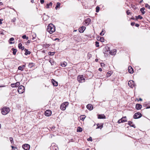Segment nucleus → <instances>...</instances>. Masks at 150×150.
Returning <instances> with one entry per match:
<instances>
[{
    "instance_id": "nucleus-1",
    "label": "nucleus",
    "mask_w": 150,
    "mask_h": 150,
    "mask_svg": "<svg viewBox=\"0 0 150 150\" xmlns=\"http://www.w3.org/2000/svg\"><path fill=\"white\" fill-rule=\"evenodd\" d=\"M55 27L52 24H50L47 26V31L50 34H52L54 32L55 30Z\"/></svg>"
},
{
    "instance_id": "nucleus-2",
    "label": "nucleus",
    "mask_w": 150,
    "mask_h": 150,
    "mask_svg": "<svg viewBox=\"0 0 150 150\" xmlns=\"http://www.w3.org/2000/svg\"><path fill=\"white\" fill-rule=\"evenodd\" d=\"M10 111V108L7 107H4L1 110V113L3 115L7 114Z\"/></svg>"
},
{
    "instance_id": "nucleus-3",
    "label": "nucleus",
    "mask_w": 150,
    "mask_h": 150,
    "mask_svg": "<svg viewBox=\"0 0 150 150\" xmlns=\"http://www.w3.org/2000/svg\"><path fill=\"white\" fill-rule=\"evenodd\" d=\"M77 79L80 83H82L85 81V79L84 78L83 75L78 76L77 77Z\"/></svg>"
},
{
    "instance_id": "nucleus-4",
    "label": "nucleus",
    "mask_w": 150,
    "mask_h": 150,
    "mask_svg": "<svg viewBox=\"0 0 150 150\" xmlns=\"http://www.w3.org/2000/svg\"><path fill=\"white\" fill-rule=\"evenodd\" d=\"M25 91V88L23 86L21 85L18 88V92L20 94H22Z\"/></svg>"
},
{
    "instance_id": "nucleus-5",
    "label": "nucleus",
    "mask_w": 150,
    "mask_h": 150,
    "mask_svg": "<svg viewBox=\"0 0 150 150\" xmlns=\"http://www.w3.org/2000/svg\"><path fill=\"white\" fill-rule=\"evenodd\" d=\"M50 149L51 150H58V148L57 145L54 143L52 144Z\"/></svg>"
},
{
    "instance_id": "nucleus-6",
    "label": "nucleus",
    "mask_w": 150,
    "mask_h": 150,
    "mask_svg": "<svg viewBox=\"0 0 150 150\" xmlns=\"http://www.w3.org/2000/svg\"><path fill=\"white\" fill-rule=\"evenodd\" d=\"M68 103L67 102H65L64 103H62L60 106L61 109L63 110H65L66 107L68 105Z\"/></svg>"
},
{
    "instance_id": "nucleus-7",
    "label": "nucleus",
    "mask_w": 150,
    "mask_h": 150,
    "mask_svg": "<svg viewBox=\"0 0 150 150\" xmlns=\"http://www.w3.org/2000/svg\"><path fill=\"white\" fill-rule=\"evenodd\" d=\"M142 116V114L139 112H137L135 113L133 116V118L134 119H136L139 118Z\"/></svg>"
},
{
    "instance_id": "nucleus-8",
    "label": "nucleus",
    "mask_w": 150,
    "mask_h": 150,
    "mask_svg": "<svg viewBox=\"0 0 150 150\" xmlns=\"http://www.w3.org/2000/svg\"><path fill=\"white\" fill-rule=\"evenodd\" d=\"M128 84L129 87L132 88L133 87L135 86L134 82L133 80L129 81L128 82Z\"/></svg>"
},
{
    "instance_id": "nucleus-9",
    "label": "nucleus",
    "mask_w": 150,
    "mask_h": 150,
    "mask_svg": "<svg viewBox=\"0 0 150 150\" xmlns=\"http://www.w3.org/2000/svg\"><path fill=\"white\" fill-rule=\"evenodd\" d=\"M91 21V20L89 18H88L86 19L85 21L83 22V24L86 26H87L89 25V23Z\"/></svg>"
},
{
    "instance_id": "nucleus-10",
    "label": "nucleus",
    "mask_w": 150,
    "mask_h": 150,
    "mask_svg": "<svg viewBox=\"0 0 150 150\" xmlns=\"http://www.w3.org/2000/svg\"><path fill=\"white\" fill-rule=\"evenodd\" d=\"M22 147L25 150H29L30 148V145L28 144H25L23 145Z\"/></svg>"
},
{
    "instance_id": "nucleus-11",
    "label": "nucleus",
    "mask_w": 150,
    "mask_h": 150,
    "mask_svg": "<svg viewBox=\"0 0 150 150\" xmlns=\"http://www.w3.org/2000/svg\"><path fill=\"white\" fill-rule=\"evenodd\" d=\"M51 114L52 111L50 110H47L45 112V115L47 116H49Z\"/></svg>"
},
{
    "instance_id": "nucleus-12",
    "label": "nucleus",
    "mask_w": 150,
    "mask_h": 150,
    "mask_svg": "<svg viewBox=\"0 0 150 150\" xmlns=\"http://www.w3.org/2000/svg\"><path fill=\"white\" fill-rule=\"evenodd\" d=\"M20 85V82H17L15 83H13L11 84V86L12 88L18 87Z\"/></svg>"
},
{
    "instance_id": "nucleus-13",
    "label": "nucleus",
    "mask_w": 150,
    "mask_h": 150,
    "mask_svg": "<svg viewBox=\"0 0 150 150\" xmlns=\"http://www.w3.org/2000/svg\"><path fill=\"white\" fill-rule=\"evenodd\" d=\"M86 29V27L84 26H82L80 27L79 29V30L80 33H83Z\"/></svg>"
},
{
    "instance_id": "nucleus-14",
    "label": "nucleus",
    "mask_w": 150,
    "mask_h": 150,
    "mask_svg": "<svg viewBox=\"0 0 150 150\" xmlns=\"http://www.w3.org/2000/svg\"><path fill=\"white\" fill-rule=\"evenodd\" d=\"M86 108L88 109L91 110L93 109V107L92 105L89 104L86 106Z\"/></svg>"
},
{
    "instance_id": "nucleus-15",
    "label": "nucleus",
    "mask_w": 150,
    "mask_h": 150,
    "mask_svg": "<svg viewBox=\"0 0 150 150\" xmlns=\"http://www.w3.org/2000/svg\"><path fill=\"white\" fill-rule=\"evenodd\" d=\"M51 81L54 86H58V82L57 81H55L54 79H52Z\"/></svg>"
},
{
    "instance_id": "nucleus-16",
    "label": "nucleus",
    "mask_w": 150,
    "mask_h": 150,
    "mask_svg": "<svg viewBox=\"0 0 150 150\" xmlns=\"http://www.w3.org/2000/svg\"><path fill=\"white\" fill-rule=\"evenodd\" d=\"M128 71L130 74H132L134 72L133 69L131 66L129 67Z\"/></svg>"
},
{
    "instance_id": "nucleus-17",
    "label": "nucleus",
    "mask_w": 150,
    "mask_h": 150,
    "mask_svg": "<svg viewBox=\"0 0 150 150\" xmlns=\"http://www.w3.org/2000/svg\"><path fill=\"white\" fill-rule=\"evenodd\" d=\"M103 124L102 123H98L97 124V127L96 128V129L100 128L101 129V128L103 127Z\"/></svg>"
},
{
    "instance_id": "nucleus-18",
    "label": "nucleus",
    "mask_w": 150,
    "mask_h": 150,
    "mask_svg": "<svg viewBox=\"0 0 150 150\" xmlns=\"http://www.w3.org/2000/svg\"><path fill=\"white\" fill-rule=\"evenodd\" d=\"M142 107V105L139 104H137L136 105L135 108L137 110H139L141 109Z\"/></svg>"
},
{
    "instance_id": "nucleus-19",
    "label": "nucleus",
    "mask_w": 150,
    "mask_h": 150,
    "mask_svg": "<svg viewBox=\"0 0 150 150\" xmlns=\"http://www.w3.org/2000/svg\"><path fill=\"white\" fill-rule=\"evenodd\" d=\"M50 44H48L47 43H44L42 44L43 47L45 48H47L50 46Z\"/></svg>"
},
{
    "instance_id": "nucleus-20",
    "label": "nucleus",
    "mask_w": 150,
    "mask_h": 150,
    "mask_svg": "<svg viewBox=\"0 0 150 150\" xmlns=\"http://www.w3.org/2000/svg\"><path fill=\"white\" fill-rule=\"evenodd\" d=\"M98 119H104V118H105V116L104 115H102V114L99 115H98Z\"/></svg>"
},
{
    "instance_id": "nucleus-21",
    "label": "nucleus",
    "mask_w": 150,
    "mask_h": 150,
    "mask_svg": "<svg viewBox=\"0 0 150 150\" xmlns=\"http://www.w3.org/2000/svg\"><path fill=\"white\" fill-rule=\"evenodd\" d=\"M24 51L25 52V54L26 55H27L28 54H29L31 53L30 52L28 51V50L26 49H24Z\"/></svg>"
},
{
    "instance_id": "nucleus-22",
    "label": "nucleus",
    "mask_w": 150,
    "mask_h": 150,
    "mask_svg": "<svg viewBox=\"0 0 150 150\" xmlns=\"http://www.w3.org/2000/svg\"><path fill=\"white\" fill-rule=\"evenodd\" d=\"M11 50L13 51V54L14 55H15L17 51V50L14 48H12Z\"/></svg>"
},
{
    "instance_id": "nucleus-23",
    "label": "nucleus",
    "mask_w": 150,
    "mask_h": 150,
    "mask_svg": "<svg viewBox=\"0 0 150 150\" xmlns=\"http://www.w3.org/2000/svg\"><path fill=\"white\" fill-rule=\"evenodd\" d=\"M132 122L131 121H129L128 122V124L131 127H133L134 128L135 127V125H132Z\"/></svg>"
},
{
    "instance_id": "nucleus-24",
    "label": "nucleus",
    "mask_w": 150,
    "mask_h": 150,
    "mask_svg": "<svg viewBox=\"0 0 150 150\" xmlns=\"http://www.w3.org/2000/svg\"><path fill=\"white\" fill-rule=\"evenodd\" d=\"M67 65V62H64L61 63L60 64V65L63 67H65Z\"/></svg>"
},
{
    "instance_id": "nucleus-25",
    "label": "nucleus",
    "mask_w": 150,
    "mask_h": 150,
    "mask_svg": "<svg viewBox=\"0 0 150 150\" xmlns=\"http://www.w3.org/2000/svg\"><path fill=\"white\" fill-rule=\"evenodd\" d=\"M113 53H112V51H110V54H111V55H115L116 53V50L115 49H114L113 50Z\"/></svg>"
},
{
    "instance_id": "nucleus-26",
    "label": "nucleus",
    "mask_w": 150,
    "mask_h": 150,
    "mask_svg": "<svg viewBox=\"0 0 150 150\" xmlns=\"http://www.w3.org/2000/svg\"><path fill=\"white\" fill-rule=\"evenodd\" d=\"M144 10L145 8L144 7L141 8L140 9V11L141 12L142 14H144L145 13V11H144Z\"/></svg>"
},
{
    "instance_id": "nucleus-27",
    "label": "nucleus",
    "mask_w": 150,
    "mask_h": 150,
    "mask_svg": "<svg viewBox=\"0 0 150 150\" xmlns=\"http://www.w3.org/2000/svg\"><path fill=\"white\" fill-rule=\"evenodd\" d=\"M60 5V3L59 2H57L55 8L57 10L58 8H59Z\"/></svg>"
},
{
    "instance_id": "nucleus-28",
    "label": "nucleus",
    "mask_w": 150,
    "mask_h": 150,
    "mask_svg": "<svg viewBox=\"0 0 150 150\" xmlns=\"http://www.w3.org/2000/svg\"><path fill=\"white\" fill-rule=\"evenodd\" d=\"M82 131V129L80 127H78L77 128V132H81Z\"/></svg>"
},
{
    "instance_id": "nucleus-29",
    "label": "nucleus",
    "mask_w": 150,
    "mask_h": 150,
    "mask_svg": "<svg viewBox=\"0 0 150 150\" xmlns=\"http://www.w3.org/2000/svg\"><path fill=\"white\" fill-rule=\"evenodd\" d=\"M105 33V30H104L103 29L102 30L101 32L100 33V35L103 36V35H104Z\"/></svg>"
},
{
    "instance_id": "nucleus-30",
    "label": "nucleus",
    "mask_w": 150,
    "mask_h": 150,
    "mask_svg": "<svg viewBox=\"0 0 150 150\" xmlns=\"http://www.w3.org/2000/svg\"><path fill=\"white\" fill-rule=\"evenodd\" d=\"M52 2H50L49 4H47V7L46 8H49L50 6H52Z\"/></svg>"
},
{
    "instance_id": "nucleus-31",
    "label": "nucleus",
    "mask_w": 150,
    "mask_h": 150,
    "mask_svg": "<svg viewBox=\"0 0 150 150\" xmlns=\"http://www.w3.org/2000/svg\"><path fill=\"white\" fill-rule=\"evenodd\" d=\"M34 65V64L33 63H29L28 64V67L30 68H32Z\"/></svg>"
},
{
    "instance_id": "nucleus-32",
    "label": "nucleus",
    "mask_w": 150,
    "mask_h": 150,
    "mask_svg": "<svg viewBox=\"0 0 150 150\" xmlns=\"http://www.w3.org/2000/svg\"><path fill=\"white\" fill-rule=\"evenodd\" d=\"M135 17L136 18V19L137 20L139 18L141 19H142L143 18L140 15H139L137 16H136Z\"/></svg>"
},
{
    "instance_id": "nucleus-33",
    "label": "nucleus",
    "mask_w": 150,
    "mask_h": 150,
    "mask_svg": "<svg viewBox=\"0 0 150 150\" xmlns=\"http://www.w3.org/2000/svg\"><path fill=\"white\" fill-rule=\"evenodd\" d=\"M9 139L11 144H13L14 143V142L13 141V138L12 137H10L9 138Z\"/></svg>"
},
{
    "instance_id": "nucleus-34",
    "label": "nucleus",
    "mask_w": 150,
    "mask_h": 150,
    "mask_svg": "<svg viewBox=\"0 0 150 150\" xmlns=\"http://www.w3.org/2000/svg\"><path fill=\"white\" fill-rule=\"evenodd\" d=\"M22 38L23 39H26V40H28V37H27L25 35H23L22 36Z\"/></svg>"
},
{
    "instance_id": "nucleus-35",
    "label": "nucleus",
    "mask_w": 150,
    "mask_h": 150,
    "mask_svg": "<svg viewBox=\"0 0 150 150\" xmlns=\"http://www.w3.org/2000/svg\"><path fill=\"white\" fill-rule=\"evenodd\" d=\"M111 74V72L110 71H109L107 74V77H108L110 76Z\"/></svg>"
},
{
    "instance_id": "nucleus-36",
    "label": "nucleus",
    "mask_w": 150,
    "mask_h": 150,
    "mask_svg": "<svg viewBox=\"0 0 150 150\" xmlns=\"http://www.w3.org/2000/svg\"><path fill=\"white\" fill-rule=\"evenodd\" d=\"M54 54V52H48V54L50 55H53Z\"/></svg>"
},
{
    "instance_id": "nucleus-37",
    "label": "nucleus",
    "mask_w": 150,
    "mask_h": 150,
    "mask_svg": "<svg viewBox=\"0 0 150 150\" xmlns=\"http://www.w3.org/2000/svg\"><path fill=\"white\" fill-rule=\"evenodd\" d=\"M100 8L99 6H97L96 8V12H98L99 11Z\"/></svg>"
},
{
    "instance_id": "nucleus-38",
    "label": "nucleus",
    "mask_w": 150,
    "mask_h": 150,
    "mask_svg": "<svg viewBox=\"0 0 150 150\" xmlns=\"http://www.w3.org/2000/svg\"><path fill=\"white\" fill-rule=\"evenodd\" d=\"M100 40L102 42H104V39L103 37H100Z\"/></svg>"
},
{
    "instance_id": "nucleus-39",
    "label": "nucleus",
    "mask_w": 150,
    "mask_h": 150,
    "mask_svg": "<svg viewBox=\"0 0 150 150\" xmlns=\"http://www.w3.org/2000/svg\"><path fill=\"white\" fill-rule=\"evenodd\" d=\"M18 70H21V71L23 70V67L21 66H19L18 68Z\"/></svg>"
},
{
    "instance_id": "nucleus-40",
    "label": "nucleus",
    "mask_w": 150,
    "mask_h": 150,
    "mask_svg": "<svg viewBox=\"0 0 150 150\" xmlns=\"http://www.w3.org/2000/svg\"><path fill=\"white\" fill-rule=\"evenodd\" d=\"M96 47H98L99 46V42H98L96 41Z\"/></svg>"
},
{
    "instance_id": "nucleus-41",
    "label": "nucleus",
    "mask_w": 150,
    "mask_h": 150,
    "mask_svg": "<svg viewBox=\"0 0 150 150\" xmlns=\"http://www.w3.org/2000/svg\"><path fill=\"white\" fill-rule=\"evenodd\" d=\"M84 116H80L81 120L82 121H83L85 118V117H84Z\"/></svg>"
},
{
    "instance_id": "nucleus-42",
    "label": "nucleus",
    "mask_w": 150,
    "mask_h": 150,
    "mask_svg": "<svg viewBox=\"0 0 150 150\" xmlns=\"http://www.w3.org/2000/svg\"><path fill=\"white\" fill-rule=\"evenodd\" d=\"M18 47L19 49H21V48L22 47V45L21 43H19L18 45Z\"/></svg>"
},
{
    "instance_id": "nucleus-43",
    "label": "nucleus",
    "mask_w": 150,
    "mask_h": 150,
    "mask_svg": "<svg viewBox=\"0 0 150 150\" xmlns=\"http://www.w3.org/2000/svg\"><path fill=\"white\" fill-rule=\"evenodd\" d=\"M145 7L148 8L149 9H150V6L149 5L147 4H145Z\"/></svg>"
},
{
    "instance_id": "nucleus-44",
    "label": "nucleus",
    "mask_w": 150,
    "mask_h": 150,
    "mask_svg": "<svg viewBox=\"0 0 150 150\" xmlns=\"http://www.w3.org/2000/svg\"><path fill=\"white\" fill-rule=\"evenodd\" d=\"M123 121V122H124V121ZM117 122L118 123H123V121H122V120L121 119L118 120Z\"/></svg>"
},
{
    "instance_id": "nucleus-45",
    "label": "nucleus",
    "mask_w": 150,
    "mask_h": 150,
    "mask_svg": "<svg viewBox=\"0 0 150 150\" xmlns=\"http://www.w3.org/2000/svg\"><path fill=\"white\" fill-rule=\"evenodd\" d=\"M16 20V18H14L12 20L11 22H15Z\"/></svg>"
},
{
    "instance_id": "nucleus-46",
    "label": "nucleus",
    "mask_w": 150,
    "mask_h": 150,
    "mask_svg": "<svg viewBox=\"0 0 150 150\" xmlns=\"http://www.w3.org/2000/svg\"><path fill=\"white\" fill-rule=\"evenodd\" d=\"M55 127L54 126H52L51 127H50V128L51 129V130L52 131H54V128Z\"/></svg>"
},
{
    "instance_id": "nucleus-47",
    "label": "nucleus",
    "mask_w": 150,
    "mask_h": 150,
    "mask_svg": "<svg viewBox=\"0 0 150 150\" xmlns=\"http://www.w3.org/2000/svg\"><path fill=\"white\" fill-rule=\"evenodd\" d=\"M14 40V39L13 38H10L9 40L10 41H13Z\"/></svg>"
},
{
    "instance_id": "nucleus-48",
    "label": "nucleus",
    "mask_w": 150,
    "mask_h": 150,
    "mask_svg": "<svg viewBox=\"0 0 150 150\" xmlns=\"http://www.w3.org/2000/svg\"><path fill=\"white\" fill-rule=\"evenodd\" d=\"M88 141H92V138L91 137H90L89 138H88L87 139Z\"/></svg>"
},
{
    "instance_id": "nucleus-49",
    "label": "nucleus",
    "mask_w": 150,
    "mask_h": 150,
    "mask_svg": "<svg viewBox=\"0 0 150 150\" xmlns=\"http://www.w3.org/2000/svg\"><path fill=\"white\" fill-rule=\"evenodd\" d=\"M121 119L122 120V121H124V122H123V123L125 122H126L127 121V120H124V119H123V118H121Z\"/></svg>"
},
{
    "instance_id": "nucleus-50",
    "label": "nucleus",
    "mask_w": 150,
    "mask_h": 150,
    "mask_svg": "<svg viewBox=\"0 0 150 150\" xmlns=\"http://www.w3.org/2000/svg\"><path fill=\"white\" fill-rule=\"evenodd\" d=\"M129 10H128L126 11V13H127V15H129L131 13L130 12H129Z\"/></svg>"
},
{
    "instance_id": "nucleus-51",
    "label": "nucleus",
    "mask_w": 150,
    "mask_h": 150,
    "mask_svg": "<svg viewBox=\"0 0 150 150\" xmlns=\"http://www.w3.org/2000/svg\"><path fill=\"white\" fill-rule=\"evenodd\" d=\"M58 72V70H56V71H54V74H55V75H57V76H58V75H57V74H56V73H57V72Z\"/></svg>"
},
{
    "instance_id": "nucleus-52",
    "label": "nucleus",
    "mask_w": 150,
    "mask_h": 150,
    "mask_svg": "<svg viewBox=\"0 0 150 150\" xmlns=\"http://www.w3.org/2000/svg\"><path fill=\"white\" fill-rule=\"evenodd\" d=\"M40 3L41 4H43L44 2V0H40Z\"/></svg>"
},
{
    "instance_id": "nucleus-53",
    "label": "nucleus",
    "mask_w": 150,
    "mask_h": 150,
    "mask_svg": "<svg viewBox=\"0 0 150 150\" xmlns=\"http://www.w3.org/2000/svg\"><path fill=\"white\" fill-rule=\"evenodd\" d=\"M135 24V23L134 22H132L131 23V25L132 26H134V25Z\"/></svg>"
},
{
    "instance_id": "nucleus-54",
    "label": "nucleus",
    "mask_w": 150,
    "mask_h": 150,
    "mask_svg": "<svg viewBox=\"0 0 150 150\" xmlns=\"http://www.w3.org/2000/svg\"><path fill=\"white\" fill-rule=\"evenodd\" d=\"M135 26L136 27H139V25L138 24L136 23V24H135Z\"/></svg>"
},
{
    "instance_id": "nucleus-55",
    "label": "nucleus",
    "mask_w": 150,
    "mask_h": 150,
    "mask_svg": "<svg viewBox=\"0 0 150 150\" xmlns=\"http://www.w3.org/2000/svg\"><path fill=\"white\" fill-rule=\"evenodd\" d=\"M21 50H24L25 49H24V46H22V47H21Z\"/></svg>"
},
{
    "instance_id": "nucleus-56",
    "label": "nucleus",
    "mask_w": 150,
    "mask_h": 150,
    "mask_svg": "<svg viewBox=\"0 0 150 150\" xmlns=\"http://www.w3.org/2000/svg\"><path fill=\"white\" fill-rule=\"evenodd\" d=\"M100 64H101V66L102 67L104 66L105 65L104 64V63H101Z\"/></svg>"
},
{
    "instance_id": "nucleus-57",
    "label": "nucleus",
    "mask_w": 150,
    "mask_h": 150,
    "mask_svg": "<svg viewBox=\"0 0 150 150\" xmlns=\"http://www.w3.org/2000/svg\"><path fill=\"white\" fill-rule=\"evenodd\" d=\"M3 20V19H1L0 18V24H2V21Z\"/></svg>"
},
{
    "instance_id": "nucleus-58",
    "label": "nucleus",
    "mask_w": 150,
    "mask_h": 150,
    "mask_svg": "<svg viewBox=\"0 0 150 150\" xmlns=\"http://www.w3.org/2000/svg\"><path fill=\"white\" fill-rule=\"evenodd\" d=\"M98 70H99V71H102V69L101 68H99V69Z\"/></svg>"
},
{
    "instance_id": "nucleus-59",
    "label": "nucleus",
    "mask_w": 150,
    "mask_h": 150,
    "mask_svg": "<svg viewBox=\"0 0 150 150\" xmlns=\"http://www.w3.org/2000/svg\"><path fill=\"white\" fill-rule=\"evenodd\" d=\"M105 48L108 49L107 51H108L109 50V51H110L109 48V47H105Z\"/></svg>"
},
{
    "instance_id": "nucleus-60",
    "label": "nucleus",
    "mask_w": 150,
    "mask_h": 150,
    "mask_svg": "<svg viewBox=\"0 0 150 150\" xmlns=\"http://www.w3.org/2000/svg\"><path fill=\"white\" fill-rule=\"evenodd\" d=\"M9 43L11 44H14V42H9Z\"/></svg>"
},
{
    "instance_id": "nucleus-61",
    "label": "nucleus",
    "mask_w": 150,
    "mask_h": 150,
    "mask_svg": "<svg viewBox=\"0 0 150 150\" xmlns=\"http://www.w3.org/2000/svg\"><path fill=\"white\" fill-rule=\"evenodd\" d=\"M3 33L2 32L0 31V34L3 35Z\"/></svg>"
},
{
    "instance_id": "nucleus-62",
    "label": "nucleus",
    "mask_w": 150,
    "mask_h": 150,
    "mask_svg": "<svg viewBox=\"0 0 150 150\" xmlns=\"http://www.w3.org/2000/svg\"><path fill=\"white\" fill-rule=\"evenodd\" d=\"M95 61L96 62H97L98 61V59H96L95 60Z\"/></svg>"
},
{
    "instance_id": "nucleus-63",
    "label": "nucleus",
    "mask_w": 150,
    "mask_h": 150,
    "mask_svg": "<svg viewBox=\"0 0 150 150\" xmlns=\"http://www.w3.org/2000/svg\"><path fill=\"white\" fill-rule=\"evenodd\" d=\"M30 40H28L27 41V42L28 43H30Z\"/></svg>"
},
{
    "instance_id": "nucleus-64",
    "label": "nucleus",
    "mask_w": 150,
    "mask_h": 150,
    "mask_svg": "<svg viewBox=\"0 0 150 150\" xmlns=\"http://www.w3.org/2000/svg\"><path fill=\"white\" fill-rule=\"evenodd\" d=\"M31 2L32 3H34V0H31Z\"/></svg>"
}]
</instances>
